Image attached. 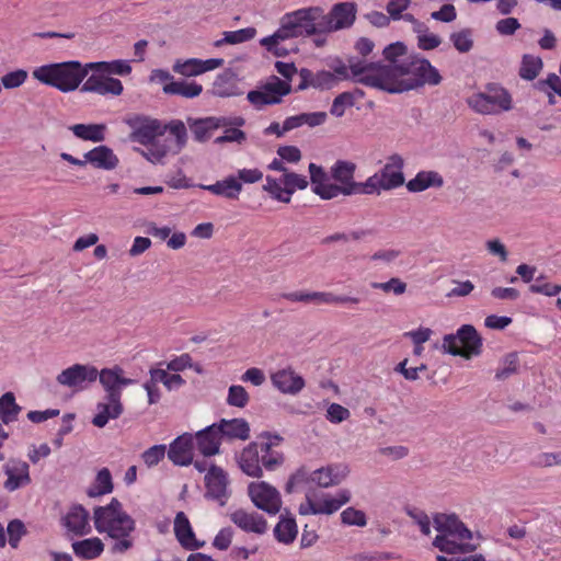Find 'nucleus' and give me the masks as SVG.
Masks as SVG:
<instances>
[{
  "label": "nucleus",
  "mask_w": 561,
  "mask_h": 561,
  "mask_svg": "<svg viewBox=\"0 0 561 561\" xmlns=\"http://www.w3.org/2000/svg\"><path fill=\"white\" fill-rule=\"evenodd\" d=\"M378 76L365 77L363 84L391 94L402 93L424 85H438L442 76L425 58L409 57L397 67L379 68Z\"/></svg>",
  "instance_id": "1"
},
{
  "label": "nucleus",
  "mask_w": 561,
  "mask_h": 561,
  "mask_svg": "<svg viewBox=\"0 0 561 561\" xmlns=\"http://www.w3.org/2000/svg\"><path fill=\"white\" fill-rule=\"evenodd\" d=\"M93 522L100 534L105 533L115 540L111 547L112 553H124L134 546L130 535L136 527L135 520L117 499L113 497L105 506L94 507Z\"/></svg>",
  "instance_id": "2"
},
{
  "label": "nucleus",
  "mask_w": 561,
  "mask_h": 561,
  "mask_svg": "<svg viewBox=\"0 0 561 561\" xmlns=\"http://www.w3.org/2000/svg\"><path fill=\"white\" fill-rule=\"evenodd\" d=\"M275 69L285 80L272 76L257 90H252L247 95L248 101L256 108L279 104L291 92L290 81L297 73L296 66L293 62L276 61Z\"/></svg>",
  "instance_id": "3"
},
{
  "label": "nucleus",
  "mask_w": 561,
  "mask_h": 561,
  "mask_svg": "<svg viewBox=\"0 0 561 561\" xmlns=\"http://www.w3.org/2000/svg\"><path fill=\"white\" fill-rule=\"evenodd\" d=\"M307 8L285 14L279 28L271 36L264 37L260 44L276 56H285L287 50L279 46L280 42L299 36L314 35Z\"/></svg>",
  "instance_id": "4"
},
{
  "label": "nucleus",
  "mask_w": 561,
  "mask_h": 561,
  "mask_svg": "<svg viewBox=\"0 0 561 561\" xmlns=\"http://www.w3.org/2000/svg\"><path fill=\"white\" fill-rule=\"evenodd\" d=\"M307 10L312 25L311 32L314 35L351 27L357 13V7L354 2L335 3L328 13L320 7H310Z\"/></svg>",
  "instance_id": "5"
},
{
  "label": "nucleus",
  "mask_w": 561,
  "mask_h": 561,
  "mask_svg": "<svg viewBox=\"0 0 561 561\" xmlns=\"http://www.w3.org/2000/svg\"><path fill=\"white\" fill-rule=\"evenodd\" d=\"M90 68L79 61L50 64L37 68V81L61 92L75 91L87 77Z\"/></svg>",
  "instance_id": "6"
},
{
  "label": "nucleus",
  "mask_w": 561,
  "mask_h": 561,
  "mask_svg": "<svg viewBox=\"0 0 561 561\" xmlns=\"http://www.w3.org/2000/svg\"><path fill=\"white\" fill-rule=\"evenodd\" d=\"M467 104L482 115H496L513 108L511 93L496 83L485 85V91L473 93L467 99Z\"/></svg>",
  "instance_id": "7"
},
{
  "label": "nucleus",
  "mask_w": 561,
  "mask_h": 561,
  "mask_svg": "<svg viewBox=\"0 0 561 561\" xmlns=\"http://www.w3.org/2000/svg\"><path fill=\"white\" fill-rule=\"evenodd\" d=\"M443 350L454 356L470 359L482 352V337L471 324L461 325L456 334H446L443 337Z\"/></svg>",
  "instance_id": "8"
},
{
  "label": "nucleus",
  "mask_w": 561,
  "mask_h": 561,
  "mask_svg": "<svg viewBox=\"0 0 561 561\" xmlns=\"http://www.w3.org/2000/svg\"><path fill=\"white\" fill-rule=\"evenodd\" d=\"M382 54L388 64L367 62L358 58H352L350 60V67L352 69V76L355 79V81L363 84L362 80L365 77L378 76L380 72L379 68L397 67L399 65H402L404 61L409 60V57H405L407 47L401 42H396L388 45L383 49Z\"/></svg>",
  "instance_id": "9"
},
{
  "label": "nucleus",
  "mask_w": 561,
  "mask_h": 561,
  "mask_svg": "<svg viewBox=\"0 0 561 561\" xmlns=\"http://www.w3.org/2000/svg\"><path fill=\"white\" fill-rule=\"evenodd\" d=\"M402 169L403 159L401 156H390L382 169L364 182L365 194H380L381 191H390L403 185L404 175Z\"/></svg>",
  "instance_id": "10"
},
{
  "label": "nucleus",
  "mask_w": 561,
  "mask_h": 561,
  "mask_svg": "<svg viewBox=\"0 0 561 561\" xmlns=\"http://www.w3.org/2000/svg\"><path fill=\"white\" fill-rule=\"evenodd\" d=\"M434 527L439 533L433 541V546L439 550H450L446 541L448 536H457L458 539H471L472 533L455 514H436L434 516Z\"/></svg>",
  "instance_id": "11"
},
{
  "label": "nucleus",
  "mask_w": 561,
  "mask_h": 561,
  "mask_svg": "<svg viewBox=\"0 0 561 561\" xmlns=\"http://www.w3.org/2000/svg\"><path fill=\"white\" fill-rule=\"evenodd\" d=\"M99 370L95 366L90 364H73L68 368L61 370L57 377V382L73 391H82L88 389L93 382L96 381Z\"/></svg>",
  "instance_id": "12"
},
{
  "label": "nucleus",
  "mask_w": 561,
  "mask_h": 561,
  "mask_svg": "<svg viewBox=\"0 0 561 561\" xmlns=\"http://www.w3.org/2000/svg\"><path fill=\"white\" fill-rule=\"evenodd\" d=\"M126 124L130 127V140L147 146L152 144L158 136H162L165 127L161 123L148 116L134 115L126 118Z\"/></svg>",
  "instance_id": "13"
},
{
  "label": "nucleus",
  "mask_w": 561,
  "mask_h": 561,
  "mask_svg": "<svg viewBox=\"0 0 561 561\" xmlns=\"http://www.w3.org/2000/svg\"><path fill=\"white\" fill-rule=\"evenodd\" d=\"M248 493L253 504L271 515L279 512L282 500L279 492L268 483L251 482L248 486Z\"/></svg>",
  "instance_id": "14"
},
{
  "label": "nucleus",
  "mask_w": 561,
  "mask_h": 561,
  "mask_svg": "<svg viewBox=\"0 0 561 561\" xmlns=\"http://www.w3.org/2000/svg\"><path fill=\"white\" fill-rule=\"evenodd\" d=\"M355 169V163L348 161H337L332 167L331 175L334 181L340 183V185H337L339 195L365 194L364 183H357L354 181Z\"/></svg>",
  "instance_id": "15"
},
{
  "label": "nucleus",
  "mask_w": 561,
  "mask_h": 561,
  "mask_svg": "<svg viewBox=\"0 0 561 561\" xmlns=\"http://www.w3.org/2000/svg\"><path fill=\"white\" fill-rule=\"evenodd\" d=\"M60 522L68 535L82 537L92 530L90 514L81 504L71 505Z\"/></svg>",
  "instance_id": "16"
},
{
  "label": "nucleus",
  "mask_w": 561,
  "mask_h": 561,
  "mask_svg": "<svg viewBox=\"0 0 561 561\" xmlns=\"http://www.w3.org/2000/svg\"><path fill=\"white\" fill-rule=\"evenodd\" d=\"M98 378L105 391V398L122 399V389L135 382L134 379L124 376V370L119 366L103 368L99 371Z\"/></svg>",
  "instance_id": "17"
},
{
  "label": "nucleus",
  "mask_w": 561,
  "mask_h": 561,
  "mask_svg": "<svg viewBox=\"0 0 561 561\" xmlns=\"http://www.w3.org/2000/svg\"><path fill=\"white\" fill-rule=\"evenodd\" d=\"M206 496L225 505L228 497V476L224 469L211 465L205 476Z\"/></svg>",
  "instance_id": "18"
},
{
  "label": "nucleus",
  "mask_w": 561,
  "mask_h": 561,
  "mask_svg": "<svg viewBox=\"0 0 561 561\" xmlns=\"http://www.w3.org/2000/svg\"><path fill=\"white\" fill-rule=\"evenodd\" d=\"M283 297L289 301H298V302H313V304H352L357 305L359 302V298L352 296H336L332 293L325 291H293L286 293Z\"/></svg>",
  "instance_id": "19"
},
{
  "label": "nucleus",
  "mask_w": 561,
  "mask_h": 561,
  "mask_svg": "<svg viewBox=\"0 0 561 561\" xmlns=\"http://www.w3.org/2000/svg\"><path fill=\"white\" fill-rule=\"evenodd\" d=\"M272 385L282 393L296 396L305 387L304 378L291 367L278 369L271 375Z\"/></svg>",
  "instance_id": "20"
},
{
  "label": "nucleus",
  "mask_w": 561,
  "mask_h": 561,
  "mask_svg": "<svg viewBox=\"0 0 561 561\" xmlns=\"http://www.w3.org/2000/svg\"><path fill=\"white\" fill-rule=\"evenodd\" d=\"M194 456V437L185 433L175 438L168 450L169 459L176 466H187L192 463Z\"/></svg>",
  "instance_id": "21"
},
{
  "label": "nucleus",
  "mask_w": 561,
  "mask_h": 561,
  "mask_svg": "<svg viewBox=\"0 0 561 561\" xmlns=\"http://www.w3.org/2000/svg\"><path fill=\"white\" fill-rule=\"evenodd\" d=\"M105 73L91 75L83 83L81 91L93 92L101 95L113 94L121 95L123 84L118 79L105 77Z\"/></svg>",
  "instance_id": "22"
},
{
  "label": "nucleus",
  "mask_w": 561,
  "mask_h": 561,
  "mask_svg": "<svg viewBox=\"0 0 561 561\" xmlns=\"http://www.w3.org/2000/svg\"><path fill=\"white\" fill-rule=\"evenodd\" d=\"M230 520L247 533L263 535L267 530L266 519L256 512L239 508L229 515Z\"/></svg>",
  "instance_id": "23"
},
{
  "label": "nucleus",
  "mask_w": 561,
  "mask_h": 561,
  "mask_svg": "<svg viewBox=\"0 0 561 561\" xmlns=\"http://www.w3.org/2000/svg\"><path fill=\"white\" fill-rule=\"evenodd\" d=\"M312 191L322 199H331L339 196L337 184L331 183L322 167L316 163L309 164Z\"/></svg>",
  "instance_id": "24"
},
{
  "label": "nucleus",
  "mask_w": 561,
  "mask_h": 561,
  "mask_svg": "<svg viewBox=\"0 0 561 561\" xmlns=\"http://www.w3.org/2000/svg\"><path fill=\"white\" fill-rule=\"evenodd\" d=\"M174 535L180 545L186 550H197L205 542L196 539L187 516L179 512L174 518Z\"/></svg>",
  "instance_id": "25"
},
{
  "label": "nucleus",
  "mask_w": 561,
  "mask_h": 561,
  "mask_svg": "<svg viewBox=\"0 0 561 561\" xmlns=\"http://www.w3.org/2000/svg\"><path fill=\"white\" fill-rule=\"evenodd\" d=\"M196 447L205 457L214 456L219 453L221 435L217 424H211L196 433Z\"/></svg>",
  "instance_id": "26"
},
{
  "label": "nucleus",
  "mask_w": 561,
  "mask_h": 561,
  "mask_svg": "<svg viewBox=\"0 0 561 561\" xmlns=\"http://www.w3.org/2000/svg\"><path fill=\"white\" fill-rule=\"evenodd\" d=\"M261 449L259 450L257 443L249 444L240 455L237 457V461L239 463L242 472L250 477H261L262 476V467H261Z\"/></svg>",
  "instance_id": "27"
},
{
  "label": "nucleus",
  "mask_w": 561,
  "mask_h": 561,
  "mask_svg": "<svg viewBox=\"0 0 561 561\" xmlns=\"http://www.w3.org/2000/svg\"><path fill=\"white\" fill-rule=\"evenodd\" d=\"M347 474L348 469L346 466H328L314 470L311 474V480L321 488H329L340 484Z\"/></svg>",
  "instance_id": "28"
},
{
  "label": "nucleus",
  "mask_w": 561,
  "mask_h": 561,
  "mask_svg": "<svg viewBox=\"0 0 561 561\" xmlns=\"http://www.w3.org/2000/svg\"><path fill=\"white\" fill-rule=\"evenodd\" d=\"M96 411V414L92 419V424L102 428L110 420L119 417L124 411V407L121 399L105 398L104 402L98 403Z\"/></svg>",
  "instance_id": "29"
},
{
  "label": "nucleus",
  "mask_w": 561,
  "mask_h": 561,
  "mask_svg": "<svg viewBox=\"0 0 561 561\" xmlns=\"http://www.w3.org/2000/svg\"><path fill=\"white\" fill-rule=\"evenodd\" d=\"M187 124L190 130L192 131L194 139L198 142L207 141L211 133L218 128H221V125L225 124L224 121H219L216 116H209L205 118H187Z\"/></svg>",
  "instance_id": "30"
},
{
  "label": "nucleus",
  "mask_w": 561,
  "mask_h": 561,
  "mask_svg": "<svg viewBox=\"0 0 561 561\" xmlns=\"http://www.w3.org/2000/svg\"><path fill=\"white\" fill-rule=\"evenodd\" d=\"M211 94L218 98H231L242 94L236 73L226 70L218 75L213 83Z\"/></svg>",
  "instance_id": "31"
},
{
  "label": "nucleus",
  "mask_w": 561,
  "mask_h": 561,
  "mask_svg": "<svg viewBox=\"0 0 561 561\" xmlns=\"http://www.w3.org/2000/svg\"><path fill=\"white\" fill-rule=\"evenodd\" d=\"M8 476L4 488L14 491L30 482L28 466L23 461L11 460L4 466Z\"/></svg>",
  "instance_id": "32"
},
{
  "label": "nucleus",
  "mask_w": 561,
  "mask_h": 561,
  "mask_svg": "<svg viewBox=\"0 0 561 561\" xmlns=\"http://www.w3.org/2000/svg\"><path fill=\"white\" fill-rule=\"evenodd\" d=\"M83 158L96 169L113 170L118 164V158L106 146H99L84 153Z\"/></svg>",
  "instance_id": "33"
},
{
  "label": "nucleus",
  "mask_w": 561,
  "mask_h": 561,
  "mask_svg": "<svg viewBox=\"0 0 561 561\" xmlns=\"http://www.w3.org/2000/svg\"><path fill=\"white\" fill-rule=\"evenodd\" d=\"M199 187L228 199H238L242 191V184L233 175L227 176L210 185L201 184Z\"/></svg>",
  "instance_id": "34"
},
{
  "label": "nucleus",
  "mask_w": 561,
  "mask_h": 561,
  "mask_svg": "<svg viewBox=\"0 0 561 561\" xmlns=\"http://www.w3.org/2000/svg\"><path fill=\"white\" fill-rule=\"evenodd\" d=\"M221 437L245 440L250 437V425L244 419H222L218 424Z\"/></svg>",
  "instance_id": "35"
},
{
  "label": "nucleus",
  "mask_w": 561,
  "mask_h": 561,
  "mask_svg": "<svg viewBox=\"0 0 561 561\" xmlns=\"http://www.w3.org/2000/svg\"><path fill=\"white\" fill-rule=\"evenodd\" d=\"M444 185L443 176L436 171H420L412 180L407 183L410 192L419 193L430 187L439 188Z\"/></svg>",
  "instance_id": "36"
},
{
  "label": "nucleus",
  "mask_w": 561,
  "mask_h": 561,
  "mask_svg": "<svg viewBox=\"0 0 561 561\" xmlns=\"http://www.w3.org/2000/svg\"><path fill=\"white\" fill-rule=\"evenodd\" d=\"M350 500L351 492L348 490H341L334 497L327 495L322 500L317 501V508H311V511L313 515H331L348 503Z\"/></svg>",
  "instance_id": "37"
},
{
  "label": "nucleus",
  "mask_w": 561,
  "mask_h": 561,
  "mask_svg": "<svg viewBox=\"0 0 561 561\" xmlns=\"http://www.w3.org/2000/svg\"><path fill=\"white\" fill-rule=\"evenodd\" d=\"M73 552L77 557L91 560L98 558L104 550V543L98 537L75 541L72 543Z\"/></svg>",
  "instance_id": "38"
},
{
  "label": "nucleus",
  "mask_w": 561,
  "mask_h": 561,
  "mask_svg": "<svg viewBox=\"0 0 561 561\" xmlns=\"http://www.w3.org/2000/svg\"><path fill=\"white\" fill-rule=\"evenodd\" d=\"M163 91L167 94L181 95L186 99H193L198 96L203 87L196 82H187V81H171L163 87Z\"/></svg>",
  "instance_id": "39"
},
{
  "label": "nucleus",
  "mask_w": 561,
  "mask_h": 561,
  "mask_svg": "<svg viewBox=\"0 0 561 561\" xmlns=\"http://www.w3.org/2000/svg\"><path fill=\"white\" fill-rule=\"evenodd\" d=\"M87 67L90 70H94L100 73H114L118 76H127L131 72V67L127 60H113V61H99V62H89Z\"/></svg>",
  "instance_id": "40"
},
{
  "label": "nucleus",
  "mask_w": 561,
  "mask_h": 561,
  "mask_svg": "<svg viewBox=\"0 0 561 561\" xmlns=\"http://www.w3.org/2000/svg\"><path fill=\"white\" fill-rule=\"evenodd\" d=\"M70 130L76 137L83 140L99 142L105 138V125L102 124H76L70 127Z\"/></svg>",
  "instance_id": "41"
},
{
  "label": "nucleus",
  "mask_w": 561,
  "mask_h": 561,
  "mask_svg": "<svg viewBox=\"0 0 561 561\" xmlns=\"http://www.w3.org/2000/svg\"><path fill=\"white\" fill-rule=\"evenodd\" d=\"M543 68V61L539 56L525 54L522 57L518 75L522 79L533 81Z\"/></svg>",
  "instance_id": "42"
},
{
  "label": "nucleus",
  "mask_w": 561,
  "mask_h": 561,
  "mask_svg": "<svg viewBox=\"0 0 561 561\" xmlns=\"http://www.w3.org/2000/svg\"><path fill=\"white\" fill-rule=\"evenodd\" d=\"M297 524L291 517L280 515L279 522L274 528L275 538L283 543H290L297 536Z\"/></svg>",
  "instance_id": "43"
},
{
  "label": "nucleus",
  "mask_w": 561,
  "mask_h": 561,
  "mask_svg": "<svg viewBox=\"0 0 561 561\" xmlns=\"http://www.w3.org/2000/svg\"><path fill=\"white\" fill-rule=\"evenodd\" d=\"M112 491V474L107 468H103L98 472L94 483L88 489L87 494L90 497H96L111 493Z\"/></svg>",
  "instance_id": "44"
},
{
  "label": "nucleus",
  "mask_w": 561,
  "mask_h": 561,
  "mask_svg": "<svg viewBox=\"0 0 561 561\" xmlns=\"http://www.w3.org/2000/svg\"><path fill=\"white\" fill-rule=\"evenodd\" d=\"M21 408L15 402L12 392H5L0 398V420L4 424H10L18 419Z\"/></svg>",
  "instance_id": "45"
},
{
  "label": "nucleus",
  "mask_w": 561,
  "mask_h": 561,
  "mask_svg": "<svg viewBox=\"0 0 561 561\" xmlns=\"http://www.w3.org/2000/svg\"><path fill=\"white\" fill-rule=\"evenodd\" d=\"M274 444L272 442L261 444V453H263L261 463L268 471L276 470L284 462V455L272 450Z\"/></svg>",
  "instance_id": "46"
},
{
  "label": "nucleus",
  "mask_w": 561,
  "mask_h": 561,
  "mask_svg": "<svg viewBox=\"0 0 561 561\" xmlns=\"http://www.w3.org/2000/svg\"><path fill=\"white\" fill-rule=\"evenodd\" d=\"M255 34L256 30L254 27H247L238 31L225 32L224 38L216 41L215 46L220 47L225 44L234 45L244 43L252 39L255 36Z\"/></svg>",
  "instance_id": "47"
},
{
  "label": "nucleus",
  "mask_w": 561,
  "mask_h": 561,
  "mask_svg": "<svg viewBox=\"0 0 561 561\" xmlns=\"http://www.w3.org/2000/svg\"><path fill=\"white\" fill-rule=\"evenodd\" d=\"M518 356L516 353H510L504 356L500 367L496 370L495 378L497 380H505L515 374L518 369Z\"/></svg>",
  "instance_id": "48"
},
{
  "label": "nucleus",
  "mask_w": 561,
  "mask_h": 561,
  "mask_svg": "<svg viewBox=\"0 0 561 561\" xmlns=\"http://www.w3.org/2000/svg\"><path fill=\"white\" fill-rule=\"evenodd\" d=\"M282 180H276L271 176L266 178V183L263 185V190L267 192L273 198L283 202H290V191H286L285 186L282 187Z\"/></svg>",
  "instance_id": "49"
},
{
  "label": "nucleus",
  "mask_w": 561,
  "mask_h": 561,
  "mask_svg": "<svg viewBox=\"0 0 561 561\" xmlns=\"http://www.w3.org/2000/svg\"><path fill=\"white\" fill-rule=\"evenodd\" d=\"M450 41L459 53H468L473 47L472 32L469 28L451 33Z\"/></svg>",
  "instance_id": "50"
},
{
  "label": "nucleus",
  "mask_w": 561,
  "mask_h": 561,
  "mask_svg": "<svg viewBox=\"0 0 561 561\" xmlns=\"http://www.w3.org/2000/svg\"><path fill=\"white\" fill-rule=\"evenodd\" d=\"M250 400V396L244 387L232 385L228 389L227 403L230 407L244 408Z\"/></svg>",
  "instance_id": "51"
},
{
  "label": "nucleus",
  "mask_w": 561,
  "mask_h": 561,
  "mask_svg": "<svg viewBox=\"0 0 561 561\" xmlns=\"http://www.w3.org/2000/svg\"><path fill=\"white\" fill-rule=\"evenodd\" d=\"M471 539H458L457 536H448L446 541L449 543L450 550H440L442 552L456 554L471 552L476 550L477 545L470 542Z\"/></svg>",
  "instance_id": "52"
},
{
  "label": "nucleus",
  "mask_w": 561,
  "mask_h": 561,
  "mask_svg": "<svg viewBox=\"0 0 561 561\" xmlns=\"http://www.w3.org/2000/svg\"><path fill=\"white\" fill-rule=\"evenodd\" d=\"M148 145L149 147L146 150L137 149V151L152 163L161 162L167 156L169 148L165 145L158 144L156 140Z\"/></svg>",
  "instance_id": "53"
},
{
  "label": "nucleus",
  "mask_w": 561,
  "mask_h": 561,
  "mask_svg": "<svg viewBox=\"0 0 561 561\" xmlns=\"http://www.w3.org/2000/svg\"><path fill=\"white\" fill-rule=\"evenodd\" d=\"M173 70L185 77L198 76L203 73L202 65L199 59L192 58L183 62L176 61L173 66Z\"/></svg>",
  "instance_id": "54"
},
{
  "label": "nucleus",
  "mask_w": 561,
  "mask_h": 561,
  "mask_svg": "<svg viewBox=\"0 0 561 561\" xmlns=\"http://www.w3.org/2000/svg\"><path fill=\"white\" fill-rule=\"evenodd\" d=\"M353 105V94L350 92H343L333 100L330 113L335 117H342L345 113L346 107H351Z\"/></svg>",
  "instance_id": "55"
},
{
  "label": "nucleus",
  "mask_w": 561,
  "mask_h": 561,
  "mask_svg": "<svg viewBox=\"0 0 561 561\" xmlns=\"http://www.w3.org/2000/svg\"><path fill=\"white\" fill-rule=\"evenodd\" d=\"M165 445H154L141 454V459L148 468L157 466L165 456Z\"/></svg>",
  "instance_id": "56"
},
{
  "label": "nucleus",
  "mask_w": 561,
  "mask_h": 561,
  "mask_svg": "<svg viewBox=\"0 0 561 561\" xmlns=\"http://www.w3.org/2000/svg\"><path fill=\"white\" fill-rule=\"evenodd\" d=\"M342 523L348 526L364 527L367 524L366 515L363 511L354 507H347L341 513Z\"/></svg>",
  "instance_id": "57"
},
{
  "label": "nucleus",
  "mask_w": 561,
  "mask_h": 561,
  "mask_svg": "<svg viewBox=\"0 0 561 561\" xmlns=\"http://www.w3.org/2000/svg\"><path fill=\"white\" fill-rule=\"evenodd\" d=\"M282 182L286 191H290V195L295 192L296 188L304 190L308 186V181L306 176L294 172L284 173Z\"/></svg>",
  "instance_id": "58"
},
{
  "label": "nucleus",
  "mask_w": 561,
  "mask_h": 561,
  "mask_svg": "<svg viewBox=\"0 0 561 561\" xmlns=\"http://www.w3.org/2000/svg\"><path fill=\"white\" fill-rule=\"evenodd\" d=\"M545 276L536 278V283L529 286V290L534 294H541L548 297H552L561 293V285H554L551 283H542Z\"/></svg>",
  "instance_id": "59"
},
{
  "label": "nucleus",
  "mask_w": 561,
  "mask_h": 561,
  "mask_svg": "<svg viewBox=\"0 0 561 561\" xmlns=\"http://www.w3.org/2000/svg\"><path fill=\"white\" fill-rule=\"evenodd\" d=\"M165 130H170V133L175 137L178 150L180 151L187 141V131L184 123L182 121H172L168 125L164 126Z\"/></svg>",
  "instance_id": "60"
},
{
  "label": "nucleus",
  "mask_w": 561,
  "mask_h": 561,
  "mask_svg": "<svg viewBox=\"0 0 561 561\" xmlns=\"http://www.w3.org/2000/svg\"><path fill=\"white\" fill-rule=\"evenodd\" d=\"M224 135L218 136L214 142L216 145H222L225 142H237L242 145L247 140V134L240 128L225 127Z\"/></svg>",
  "instance_id": "61"
},
{
  "label": "nucleus",
  "mask_w": 561,
  "mask_h": 561,
  "mask_svg": "<svg viewBox=\"0 0 561 561\" xmlns=\"http://www.w3.org/2000/svg\"><path fill=\"white\" fill-rule=\"evenodd\" d=\"M370 286L375 289H380L385 293L392 291L396 295H402L407 290V284L397 277H393L385 283L374 282V283H371Z\"/></svg>",
  "instance_id": "62"
},
{
  "label": "nucleus",
  "mask_w": 561,
  "mask_h": 561,
  "mask_svg": "<svg viewBox=\"0 0 561 561\" xmlns=\"http://www.w3.org/2000/svg\"><path fill=\"white\" fill-rule=\"evenodd\" d=\"M9 545L16 548L21 538L26 534L24 524L20 519H13L7 527Z\"/></svg>",
  "instance_id": "63"
},
{
  "label": "nucleus",
  "mask_w": 561,
  "mask_h": 561,
  "mask_svg": "<svg viewBox=\"0 0 561 561\" xmlns=\"http://www.w3.org/2000/svg\"><path fill=\"white\" fill-rule=\"evenodd\" d=\"M534 463L538 468L561 467V450L541 453L536 457Z\"/></svg>",
  "instance_id": "64"
}]
</instances>
